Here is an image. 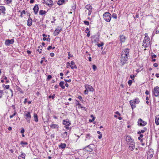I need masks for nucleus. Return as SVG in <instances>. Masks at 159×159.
<instances>
[{"label":"nucleus","mask_w":159,"mask_h":159,"mask_svg":"<svg viewBox=\"0 0 159 159\" xmlns=\"http://www.w3.org/2000/svg\"><path fill=\"white\" fill-rule=\"evenodd\" d=\"M3 92L2 90H0V98H1L2 96Z\"/></svg>","instance_id":"obj_36"},{"label":"nucleus","mask_w":159,"mask_h":159,"mask_svg":"<svg viewBox=\"0 0 159 159\" xmlns=\"http://www.w3.org/2000/svg\"><path fill=\"white\" fill-rule=\"evenodd\" d=\"M34 120L36 122H38V119L37 115L36 114L34 113Z\"/></svg>","instance_id":"obj_27"},{"label":"nucleus","mask_w":159,"mask_h":159,"mask_svg":"<svg viewBox=\"0 0 159 159\" xmlns=\"http://www.w3.org/2000/svg\"><path fill=\"white\" fill-rule=\"evenodd\" d=\"M132 81L131 80H129L128 81V84L130 86L131 85V84H132Z\"/></svg>","instance_id":"obj_40"},{"label":"nucleus","mask_w":159,"mask_h":159,"mask_svg":"<svg viewBox=\"0 0 159 159\" xmlns=\"http://www.w3.org/2000/svg\"><path fill=\"white\" fill-rule=\"evenodd\" d=\"M66 146V145L65 143H61L60 145H59V147L62 149L64 148Z\"/></svg>","instance_id":"obj_28"},{"label":"nucleus","mask_w":159,"mask_h":159,"mask_svg":"<svg viewBox=\"0 0 159 159\" xmlns=\"http://www.w3.org/2000/svg\"><path fill=\"white\" fill-rule=\"evenodd\" d=\"M52 78V76L51 75H48V76L47 78V80H49V79H51Z\"/></svg>","instance_id":"obj_41"},{"label":"nucleus","mask_w":159,"mask_h":159,"mask_svg":"<svg viewBox=\"0 0 159 159\" xmlns=\"http://www.w3.org/2000/svg\"><path fill=\"white\" fill-rule=\"evenodd\" d=\"M126 141L127 143L128 144H129V143H130L134 141V140L129 136H127L126 137Z\"/></svg>","instance_id":"obj_14"},{"label":"nucleus","mask_w":159,"mask_h":159,"mask_svg":"<svg viewBox=\"0 0 159 159\" xmlns=\"http://www.w3.org/2000/svg\"><path fill=\"white\" fill-rule=\"evenodd\" d=\"M70 64L71 65H75V63L73 61H72L70 62Z\"/></svg>","instance_id":"obj_57"},{"label":"nucleus","mask_w":159,"mask_h":159,"mask_svg":"<svg viewBox=\"0 0 159 159\" xmlns=\"http://www.w3.org/2000/svg\"><path fill=\"white\" fill-rule=\"evenodd\" d=\"M112 17L115 19H116L117 18L116 14L115 13H113L112 14Z\"/></svg>","instance_id":"obj_32"},{"label":"nucleus","mask_w":159,"mask_h":159,"mask_svg":"<svg viewBox=\"0 0 159 159\" xmlns=\"http://www.w3.org/2000/svg\"><path fill=\"white\" fill-rule=\"evenodd\" d=\"M147 128H144V129L141 130L140 131L141 133H143L145 130H146Z\"/></svg>","instance_id":"obj_37"},{"label":"nucleus","mask_w":159,"mask_h":159,"mask_svg":"<svg viewBox=\"0 0 159 159\" xmlns=\"http://www.w3.org/2000/svg\"><path fill=\"white\" fill-rule=\"evenodd\" d=\"M153 93L156 97H157L159 96V87L158 86L155 87L153 91Z\"/></svg>","instance_id":"obj_7"},{"label":"nucleus","mask_w":159,"mask_h":159,"mask_svg":"<svg viewBox=\"0 0 159 159\" xmlns=\"http://www.w3.org/2000/svg\"><path fill=\"white\" fill-rule=\"evenodd\" d=\"M20 144H21L23 145H28V143L26 142H24L23 141H21L20 143Z\"/></svg>","instance_id":"obj_33"},{"label":"nucleus","mask_w":159,"mask_h":159,"mask_svg":"<svg viewBox=\"0 0 159 159\" xmlns=\"http://www.w3.org/2000/svg\"><path fill=\"white\" fill-rule=\"evenodd\" d=\"M25 154L23 153L22 152L21 154L19 156V159H25Z\"/></svg>","instance_id":"obj_18"},{"label":"nucleus","mask_w":159,"mask_h":159,"mask_svg":"<svg viewBox=\"0 0 159 159\" xmlns=\"http://www.w3.org/2000/svg\"><path fill=\"white\" fill-rule=\"evenodd\" d=\"M154 154L153 150L152 149H150L147 152V159H151Z\"/></svg>","instance_id":"obj_6"},{"label":"nucleus","mask_w":159,"mask_h":159,"mask_svg":"<svg viewBox=\"0 0 159 159\" xmlns=\"http://www.w3.org/2000/svg\"><path fill=\"white\" fill-rule=\"evenodd\" d=\"M78 98L81 101L82 100V97L80 96H79L78 97Z\"/></svg>","instance_id":"obj_48"},{"label":"nucleus","mask_w":159,"mask_h":159,"mask_svg":"<svg viewBox=\"0 0 159 159\" xmlns=\"http://www.w3.org/2000/svg\"><path fill=\"white\" fill-rule=\"evenodd\" d=\"M102 134H100V135L98 136V138L99 139H100L102 138Z\"/></svg>","instance_id":"obj_59"},{"label":"nucleus","mask_w":159,"mask_h":159,"mask_svg":"<svg viewBox=\"0 0 159 159\" xmlns=\"http://www.w3.org/2000/svg\"><path fill=\"white\" fill-rule=\"evenodd\" d=\"M152 58H156V57H157V56L156 55H155V54H153V55H152Z\"/></svg>","instance_id":"obj_45"},{"label":"nucleus","mask_w":159,"mask_h":159,"mask_svg":"<svg viewBox=\"0 0 159 159\" xmlns=\"http://www.w3.org/2000/svg\"><path fill=\"white\" fill-rule=\"evenodd\" d=\"M125 40V36L122 35L120 37V40L121 42H124Z\"/></svg>","instance_id":"obj_21"},{"label":"nucleus","mask_w":159,"mask_h":159,"mask_svg":"<svg viewBox=\"0 0 159 159\" xmlns=\"http://www.w3.org/2000/svg\"><path fill=\"white\" fill-rule=\"evenodd\" d=\"M24 132H25V130L24 129H22L21 130V133H23Z\"/></svg>","instance_id":"obj_56"},{"label":"nucleus","mask_w":159,"mask_h":159,"mask_svg":"<svg viewBox=\"0 0 159 159\" xmlns=\"http://www.w3.org/2000/svg\"><path fill=\"white\" fill-rule=\"evenodd\" d=\"M47 12L44 10H41L39 11V14L40 15H45Z\"/></svg>","instance_id":"obj_23"},{"label":"nucleus","mask_w":159,"mask_h":159,"mask_svg":"<svg viewBox=\"0 0 159 159\" xmlns=\"http://www.w3.org/2000/svg\"><path fill=\"white\" fill-rule=\"evenodd\" d=\"M44 3L48 6L49 7H52L53 5L52 0H43Z\"/></svg>","instance_id":"obj_8"},{"label":"nucleus","mask_w":159,"mask_h":159,"mask_svg":"<svg viewBox=\"0 0 159 159\" xmlns=\"http://www.w3.org/2000/svg\"><path fill=\"white\" fill-rule=\"evenodd\" d=\"M90 31H89L87 34V36L88 37H89L90 35Z\"/></svg>","instance_id":"obj_55"},{"label":"nucleus","mask_w":159,"mask_h":159,"mask_svg":"<svg viewBox=\"0 0 159 159\" xmlns=\"http://www.w3.org/2000/svg\"><path fill=\"white\" fill-rule=\"evenodd\" d=\"M52 48V46H49L47 48V49L48 50H49L51 49Z\"/></svg>","instance_id":"obj_52"},{"label":"nucleus","mask_w":159,"mask_h":159,"mask_svg":"<svg viewBox=\"0 0 159 159\" xmlns=\"http://www.w3.org/2000/svg\"><path fill=\"white\" fill-rule=\"evenodd\" d=\"M5 88H6V89H8L9 88V85H5Z\"/></svg>","instance_id":"obj_53"},{"label":"nucleus","mask_w":159,"mask_h":159,"mask_svg":"<svg viewBox=\"0 0 159 159\" xmlns=\"http://www.w3.org/2000/svg\"><path fill=\"white\" fill-rule=\"evenodd\" d=\"M14 41L13 39H11V40H9V39H6L5 40V44L7 46H9L10 44H13Z\"/></svg>","instance_id":"obj_11"},{"label":"nucleus","mask_w":159,"mask_h":159,"mask_svg":"<svg viewBox=\"0 0 159 159\" xmlns=\"http://www.w3.org/2000/svg\"><path fill=\"white\" fill-rule=\"evenodd\" d=\"M61 29H62L61 28H59V29H56L55 30V31L53 33V34H54V35L55 36L57 35L60 32Z\"/></svg>","instance_id":"obj_13"},{"label":"nucleus","mask_w":159,"mask_h":159,"mask_svg":"<svg viewBox=\"0 0 159 159\" xmlns=\"http://www.w3.org/2000/svg\"><path fill=\"white\" fill-rule=\"evenodd\" d=\"M27 52L29 54H30L31 53V52L30 51H29V50H27Z\"/></svg>","instance_id":"obj_63"},{"label":"nucleus","mask_w":159,"mask_h":159,"mask_svg":"<svg viewBox=\"0 0 159 159\" xmlns=\"http://www.w3.org/2000/svg\"><path fill=\"white\" fill-rule=\"evenodd\" d=\"M64 2V0H60L57 2V4L59 5H61Z\"/></svg>","instance_id":"obj_29"},{"label":"nucleus","mask_w":159,"mask_h":159,"mask_svg":"<svg viewBox=\"0 0 159 159\" xmlns=\"http://www.w3.org/2000/svg\"><path fill=\"white\" fill-rule=\"evenodd\" d=\"M145 37L144 38L143 41V46L144 48H147L148 47L151 46V43L150 42V38L148 36L147 33H145L144 34Z\"/></svg>","instance_id":"obj_2"},{"label":"nucleus","mask_w":159,"mask_h":159,"mask_svg":"<svg viewBox=\"0 0 159 159\" xmlns=\"http://www.w3.org/2000/svg\"><path fill=\"white\" fill-rule=\"evenodd\" d=\"M67 68H68L69 67V66H70V63L69 62H67Z\"/></svg>","instance_id":"obj_58"},{"label":"nucleus","mask_w":159,"mask_h":159,"mask_svg":"<svg viewBox=\"0 0 159 159\" xmlns=\"http://www.w3.org/2000/svg\"><path fill=\"white\" fill-rule=\"evenodd\" d=\"M64 82L63 81H61L59 83V86L61 87L62 89L65 88V86L64 85Z\"/></svg>","instance_id":"obj_24"},{"label":"nucleus","mask_w":159,"mask_h":159,"mask_svg":"<svg viewBox=\"0 0 159 159\" xmlns=\"http://www.w3.org/2000/svg\"><path fill=\"white\" fill-rule=\"evenodd\" d=\"M50 127L52 129L58 128V126L56 124H52L50 125Z\"/></svg>","instance_id":"obj_25"},{"label":"nucleus","mask_w":159,"mask_h":159,"mask_svg":"<svg viewBox=\"0 0 159 159\" xmlns=\"http://www.w3.org/2000/svg\"><path fill=\"white\" fill-rule=\"evenodd\" d=\"M64 80L66 82H70L71 81V80L70 79H69V80H67L66 79H64Z\"/></svg>","instance_id":"obj_43"},{"label":"nucleus","mask_w":159,"mask_h":159,"mask_svg":"<svg viewBox=\"0 0 159 159\" xmlns=\"http://www.w3.org/2000/svg\"><path fill=\"white\" fill-rule=\"evenodd\" d=\"M91 117H93V118L92 119V120H91V122H92L95 119V117L93 116L92 115H91Z\"/></svg>","instance_id":"obj_51"},{"label":"nucleus","mask_w":159,"mask_h":159,"mask_svg":"<svg viewBox=\"0 0 159 159\" xmlns=\"http://www.w3.org/2000/svg\"><path fill=\"white\" fill-rule=\"evenodd\" d=\"M153 66L155 67H157L158 66L157 64L155 63L153 64Z\"/></svg>","instance_id":"obj_47"},{"label":"nucleus","mask_w":159,"mask_h":159,"mask_svg":"<svg viewBox=\"0 0 159 159\" xmlns=\"http://www.w3.org/2000/svg\"><path fill=\"white\" fill-rule=\"evenodd\" d=\"M11 107H12L13 109L14 110H15L16 107H15V106L14 105H12L11 106Z\"/></svg>","instance_id":"obj_54"},{"label":"nucleus","mask_w":159,"mask_h":159,"mask_svg":"<svg viewBox=\"0 0 159 159\" xmlns=\"http://www.w3.org/2000/svg\"><path fill=\"white\" fill-rule=\"evenodd\" d=\"M27 98H25V100L24 102V103H25V104L27 102Z\"/></svg>","instance_id":"obj_64"},{"label":"nucleus","mask_w":159,"mask_h":159,"mask_svg":"<svg viewBox=\"0 0 159 159\" xmlns=\"http://www.w3.org/2000/svg\"><path fill=\"white\" fill-rule=\"evenodd\" d=\"M50 55L51 57H53L54 56V54L53 52H52L50 53Z\"/></svg>","instance_id":"obj_44"},{"label":"nucleus","mask_w":159,"mask_h":159,"mask_svg":"<svg viewBox=\"0 0 159 159\" xmlns=\"http://www.w3.org/2000/svg\"><path fill=\"white\" fill-rule=\"evenodd\" d=\"M129 49L128 48L122 51L120 57V63L122 66L124 65L127 63L128 58L129 57Z\"/></svg>","instance_id":"obj_1"},{"label":"nucleus","mask_w":159,"mask_h":159,"mask_svg":"<svg viewBox=\"0 0 159 159\" xmlns=\"http://www.w3.org/2000/svg\"><path fill=\"white\" fill-rule=\"evenodd\" d=\"M23 14H25V10H23L21 13L20 16L22 17Z\"/></svg>","instance_id":"obj_34"},{"label":"nucleus","mask_w":159,"mask_h":159,"mask_svg":"<svg viewBox=\"0 0 159 159\" xmlns=\"http://www.w3.org/2000/svg\"><path fill=\"white\" fill-rule=\"evenodd\" d=\"M89 31V28H87L85 31V32L86 33H87V32Z\"/></svg>","instance_id":"obj_50"},{"label":"nucleus","mask_w":159,"mask_h":159,"mask_svg":"<svg viewBox=\"0 0 159 159\" xmlns=\"http://www.w3.org/2000/svg\"><path fill=\"white\" fill-rule=\"evenodd\" d=\"M39 9L38 6V5L36 4L33 9L35 14H36L39 11Z\"/></svg>","instance_id":"obj_15"},{"label":"nucleus","mask_w":159,"mask_h":159,"mask_svg":"<svg viewBox=\"0 0 159 159\" xmlns=\"http://www.w3.org/2000/svg\"><path fill=\"white\" fill-rule=\"evenodd\" d=\"M85 88L86 89H87L88 91H90L93 92L94 89L92 87L88 84H86L85 85Z\"/></svg>","instance_id":"obj_12"},{"label":"nucleus","mask_w":159,"mask_h":159,"mask_svg":"<svg viewBox=\"0 0 159 159\" xmlns=\"http://www.w3.org/2000/svg\"><path fill=\"white\" fill-rule=\"evenodd\" d=\"M90 147V145L87 146V147L88 148H89V151L91 152L93 151V149L92 148H91Z\"/></svg>","instance_id":"obj_38"},{"label":"nucleus","mask_w":159,"mask_h":159,"mask_svg":"<svg viewBox=\"0 0 159 159\" xmlns=\"http://www.w3.org/2000/svg\"><path fill=\"white\" fill-rule=\"evenodd\" d=\"M85 137L86 139H85V141H86L87 139H90L92 137V136L89 134H88L86 135Z\"/></svg>","instance_id":"obj_26"},{"label":"nucleus","mask_w":159,"mask_h":159,"mask_svg":"<svg viewBox=\"0 0 159 159\" xmlns=\"http://www.w3.org/2000/svg\"><path fill=\"white\" fill-rule=\"evenodd\" d=\"M84 24L86 25H89V22L88 21L84 20Z\"/></svg>","instance_id":"obj_35"},{"label":"nucleus","mask_w":159,"mask_h":159,"mask_svg":"<svg viewBox=\"0 0 159 159\" xmlns=\"http://www.w3.org/2000/svg\"><path fill=\"white\" fill-rule=\"evenodd\" d=\"M155 120L156 124L157 125H159V115H157L155 116Z\"/></svg>","instance_id":"obj_16"},{"label":"nucleus","mask_w":159,"mask_h":159,"mask_svg":"<svg viewBox=\"0 0 159 159\" xmlns=\"http://www.w3.org/2000/svg\"><path fill=\"white\" fill-rule=\"evenodd\" d=\"M103 43L101 44H98V47H100L102 46L103 45Z\"/></svg>","instance_id":"obj_60"},{"label":"nucleus","mask_w":159,"mask_h":159,"mask_svg":"<svg viewBox=\"0 0 159 159\" xmlns=\"http://www.w3.org/2000/svg\"><path fill=\"white\" fill-rule=\"evenodd\" d=\"M130 77L133 80H134V75H131L130 76Z\"/></svg>","instance_id":"obj_49"},{"label":"nucleus","mask_w":159,"mask_h":159,"mask_svg":"<svg viewBox=\"0 0 159 159\" xmlns=\"http://www.w3.org/2000/svg\"><path fill=\"white\" fill-rule=\"evenodd\" d=\"M55 97V94H53V95L52 96H51V95H50L49 96L48 98H52V99H53Z\"/></svg>","instance_id":"obj_31"},{"label":"nucleus","mask_w":159,"mask_h":159,"mask_svg":"<svg viewBox=\"0 0 159 159\" xmlns=\"http://www.w3.org/2000/svg\"><path fill=\"white\" fill-rule=\"evenodd\" d=\"M32 25V19L30 17H29L27 21V25L29 26H31Z\"/></svg>","instance_id":"obj_17"},{"label":"nucleus","mask_w":159,"mask_h":159,"mask_svg":"<svg viewBox=\"0 0 159 159\" xmlns=\"http://www.w3.org/2000/svg\"><path fill=\"white\" fill-rule=\"evenodd\" d=\"M146 94L148 95L149 94V92L148 90H146L145 92Z\"/></svg>","instance_id":"obj_61"},{"label":"nucleus","mask_w":159,"mask_h":159,"mask_svg":"<svg viewBox=\"0 0 159 159\" xmlns=\"http://www.w3.org/2000/svg\"><path fill=\"white\" fill-rule=\"evenodd\" d=\"M25 118L27 122L29 123H30L31 115L30 112L25 111L24 114Z\"/></svg>","instance_id":"obj_4"},{"label":"nucleus","mask_w":159,"mask_h":159,"mask_svg":"<svg viewBox=\"0 0 159 159\" xmlns=\"http://www.w3.org/2000/svg\"><path fill=\"white\" fill-rule=\"evenodd\" d=\"M88 93V90L86 89V90L84 91V93L86 94H87Z\"/></svg>","instance_id":"obj_42"},{"label":"nucleus","mask_w":159,"mask_h":159,"mask_svg":"<svg viewBox=\"0 0 159 159\" xmlns=\"http://www.w3.org/2000/svg\"><path fill=\"white\" fill-rule=\"evenodd\" d=\"M129 149L131 151H133L135 148V143L134 141L130 143H129Z\"/></svg>","instance_id":"obj_10"},{"label":"nucleus","mask_w":159,"mask_h":159,"mask_svg":"<svg viewBox=\"0 0 159 159\" xmlns=\"http://www.w3.org/2000/svg\"><path fill=\"white\" fill-rule=\"evenodd\" d=\"M138 123V125L140 126H144L147 124V123L146 121L142 120L140 118L139 119Z\"/></svg>","instance_id":"obj_9"},{"label":"nucleus","mask_w":159,"mask_h":159,"mask_svg":"<svg viewBox=\"0 0 159 159\" xmlns=\"http://www.w3.org/2000/svg\"><path fill=\"white\" fill-rule=\"evenodd\" d=\"M111 17V14L108 12H105L103 15L104 19L108 22L110 21Z\"/></svg>","instance_id":"obj_3"},{"label":"nucleus","mask_w":159,"mask_h":159,"mask_svg":"<svg viewBox=\"0 0 159 159\" xmlns=\"http://www.w3.org/2000/svg\"><path fill=\"white\" fill-rule=\"evenodd\" d=\"M85 8L88 10H89V9H90V10H91L92 7L91 6H90V5H88L86 6Z\"/></svg>","instance_id":"obj_30"},{"label":"nucleus","mask_w":159,"mask_h":159,"mask_svg":"<svg viewBox=\"0 0 159 159\" xmlns=\"http://www.w3.org/2000/svg\"><path fill=\"white\" fill-rule=\"evenodd\" d=\"M63 123L66 126L69 125L70 124V123L67 120H63Z\"/></svg>","instance_id":"obj_19"},{"label":"nucleus","mask_w":159,"mask_h":159,"mask_svg":"<svg viewBox=\"0 0 159 159\" xmlns=\"http://www.w3.org/2000/svg\"><path fill=\"white\" fill-rule=\"evenodd\" d=\"M156 76L157 77V78H158L159 77V74L158 73H157L156 74Z\"/></svg>","instance_id":"obj_62"},{"label":"nucleus","mask_w":159,"mask_h":159,"mask_svg":"<svg viewBox=\"0 0 159 159\" xmlns=\"http://www.w3.org/2000/svg\"><path fill=\"white\" fill-rule=\"evenodd\" d=\"M139 101L138 98H136L135 99H134L133 100H130L129 101V103L131 106V107L132 109L136 107V106L135 105L133 104V103L134 104H138L139 102Z\"/></svg>","instance_id":"obj_5"},{"label":"nucleus","mask_w":159,"mask_h":159,"mask_svg":"<svg viewBox=\"0 0 159 159\" xmlns=\"http://www.w3.org/2000/svg\"><path fill=\"white\" fill-rule=\"evenodd\" d=\"M93 69L94 70H96L97 68L95 65H93Z\"/></svg>","instance_id":"obj_39"},{"label":"nucleus","mask_w":159,"mask_h":159,"mask_svg":"<svg viewBox=\"0 0 159 159\" xmlns=\"http://www.w3.org/2000/svg\"><path fill=\"white\" fill-rule=\"evenodd\" d=\"M67 133L66 132H65L61 134V136L64 139H66L67 138Z\"/></svg>","instance_id":"obj_22"},{"label":"nucleus","mask_w":159,"mask_h":159,"mask_svg":"<svg viewBox=\"0 0 159 159\" xmlns=\"http://www.w3.org/2000/svg\"><path fill=\"white\" fill-rule=\"evenodd\" d=\"M16 114V110H14V114L12 115L13 116H14Z\"/></svg>","instance_id":"obj_46"},{"label":"nucleus","mask_w":159,"mask_h":159,"mask_svg":"<svg viewBox=\"0 0 159 159\" xmlns=\"http://www.w3.org/2000/svg\"><path fill=\"white\" fill-rule=\"evenodd\" d=\"M0 11H2V13H3L4 14H5V11L6 9L3 6H0Z\"/></svg>","instance_id":"obj_20"}]
</instances>
